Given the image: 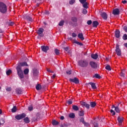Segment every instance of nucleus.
Listing matches in <instances>:
<instances>
[{"mask_svg": "<svg viewBox=\"0 0 127 127\" xmlns=\"http://www.w3.org/2000/svg\"><path fill=\"white\" fill-rule=\"evenodd\" d=\"M89 65L91 66V68H93V69H96V68L98 67L96 63L94 62H90L89 63Z\"/></svg>", "mask_w": 127, "mask_h": 127, "instance_id": "obj_12", "label": "nucleus"}, {"mask_svg": "<svg viewBox=\"0 0 127 127\" xmlns=\"http://www.w3.org/2000/svg\"><path fill=\"white\" fill-rule=\"evenodd\" d=\"M69 82H71V83H74V84H79L80 83V81L79 79L77 77H74L73 78H70L69 80Z\"/></svg>", "mask_w": 127, "mask_h": 127, "instance_id": "obj_7", "label": "nucleus"}, {"mask_svg": "<svg viewBox=\"0 0 127 127\" xmlns=\"http://www.w3.org/2000/svg\"><path fill=\"white\" fill-rule=\"evenodd\" d=\"M91 124L93 125V127H99V124L96 121V118L93 121H91Z\"/></svg>", "mask_w": 127, "mask_h": 127, "instance_id": "obj_13", "label": "nucleus"}, {"mask_svg": "<svg viewBox=\"0 0 127 127\" xmlns=\"http://www.w3.org/2000/svg\"><path fill=\"white\" fill-rule=\"evenodd\" d=\"M96 105H97V104L96 103V102H90V107L91 108H95V107H96Z\"/></svg>", "mask_w": 127, "mask_h": 127, "instance_id": "obj_30", "label": "nucleus"}, {"mask_svg": "<svg viewBox=\"0 0 127 127\" xmlns=\"http://www.w3.org/2000/svg\"><path fill=\"white\" fill-rule=\"evenodd\" d=\"M71 19L72 22L76 23L78 21V19L76 17H72Z\"/></svg>", "mask_w": 127, "mask_h": 127, "instance_id": "obj_29", "label": "nucleus"}, {"mask_svg": "<svg viewBox=\"0 0 127 127\" xmlns=\"http://www.w3.org/2000/svg\"><path fill=\"white\" fill-rule=\"evenodd\" d=\"M72 37H77V34L75 33H72Z\"/></svg>", "mask_w": 127, "mask_h": 127, "instance_id": "obj_55", "label": "nucleus"}, {"mask_svg": "<svg viewBox=\"0 0 127 127\" xmlns=\"http://www.w3.org/2000/svg\"><path fill=\"white\" fill-rule=\"evenodd\" d=\"M18 66H20V67H23L24 66H28L27 64V63L24 62L23 63H20Z\"/></svg>", "mask_w": 127, "mask_h": 127, "instance_id": "obj_22", "label": "nucleus"}, {"mask_svg": "<svg viewBox=\"0 0 127 127\" xmlns=\"http://www.w3.org/2000/svg\"><path fill=\"white\" fill-rule=\"evenodd\" d=\"M113 14L114 15H119V14H120V9L119 8H115L113 9Z\"/></svg>", "mask_w": 127, "mask_h": 127, "instance_id": "obj_14", "label": "nucleus"}, {"mask_svg": "<svg viewBox=\"0 0 127 127\" xmlns=\"http://www.w3.org/2000/svg\"><path fill=\"white\" fill-rule=\"evenodd\" d=\"M64 116H62L61 117L60 119L62 120V121H63V120H64Z\"/></svg>", "mask_w": 127, "mask_h": 127, "instance_id": "obj_64", "label": "nucleus"}, {"mask_svg": "<svg viewBox=\"0 0 127 127\" xmlns=\"http://www.w3.org/2000/svg\"><path fill=\"white\" fill-rule=\"evenodd\" d=\"M69 118L70 119H74L75 118V114L74 113H70L68 115Z\"/></svg>", "mask_w": 127, "mask_h": 127, "instance_id": "obj_31", "label": "nucleus"}, {"mask_svg": "<svg viewBox=\"0 0 127 127\" xmlns=\"http://www.w3.org/2000/svg\"><path fill=\"white\" fill-rule=\"evenodd\" d=\"M0 124L1 125H3V124H4V120L2 119H1L0 120Z\"/></svg>", "mask_w": 127, "mask_h": 127, "instance_id": "obj_51", "label": "nucleus"}, {"mask_svg": "<svg viewBox=\"0 0 127 127\" xmlns=\"http://www.w3.org/2000/svg\"><path fill=\"white\" fill-rule=\"evenodd\" d=\"M16 69L17 70L18 76L20 78V79H23L24 78V76L23 75V71H22L20 65H18Z\"/></svg>", "mask_w": 127, "mask_h": 127, "instance_id": "obj_3", "label": "nucleus"}, {"mask_svg": "<svg viewBox=\"0 0 127 127\" xmlns=\"http://www.w3.org/2000/svg\"><path fill=\"white\" fill-rule=\"evenodd\" d=\"M122 3H124V4H126V3H127V0H123Z\"/></svg>", "mask_w": 127, "mask_h": 127, "instance_id": "obj_63", "label": "nucleus"}, {"mask_svg": "<svg viewBox=\"0 0 127 127\" xmlns=\"http://www.w3.org/2000/svg\"><path fill=\"white\" fill-rule=\"evenodd\" d=\"M117 121L119 123V126L121 127L123 125V122H124V117L118 116L117 118Z\"/></svg>", "mask_w": 127, "mask_h": 127, "instance_id": "obj_8", "label": "nucleus"}, {"mask_svg": "<svg viewBox=\"0 0 127 127\" xmlns=\"http://www.w3.org/2000/svg\"><path fill=\"white\" fill-rule=\"evenodd\" d=\"M98 25H99V22L97 21H93L92 22V26L93 27L97 28Z\"/></svg>", "mask_w": 127, "mask_h": 127, "instance_id": "obj_20", "label": "nucleus"}, {"mask_svg": "<svg viewBox=\"0 0 127 127\" xmlns=\"http://www.w3.org/2000/svg\"><path fill=\"white\" fill-rule=\"evenodd\" d=\"M67 103L68 105H72L73 102L71 100V99H69V100L67 101Z\"/></svg>", "mask_w": 127, "mask_h": 127, "instance_id": "obj_45", "label": "nucleus"}, {"mask_svg": "<svg viewBox=\"0 0 127 127\" xmlns=\"http://www.w3.org/2000/svg\"><path fill=\"white\" fill-rule=\"evenodd\" d=\"M47 70L48 72H49V73H54V72L52 71H51V70H50V69H49V68H47Z\"/></svg>", "mask_w": 127, "mask_h": 127, "instance_id": "obj_57", "label": "nucleus"}, {"mask_svg": "<svg viewBox=\"0 0 127 127\" xmlns=\"http://www.w3.org/2000/svg\"><path fill=\"white\" fill-rule=\"evenodd\" d=\"M82 13L83 14H87V13H88V11H87V9H83L82 10Z\"/></svg>", "mask_w": 127, "mask_h": 127, "instance_id": "obj_44", "label": "nucleus"}, {"mask_svg": "<svg viewBox=\"0 0 127 127\" xmlns=\"http://www.w3.org/2000/svg\"><path fill=\"white\" fill-rule=\"evenodd\" d=\"M105 69H106V70H108V71H111L112 70V68H111V66H110V65H108L105 67Z\"/></svg>", "mask_w": 127, "mask_h": 127, "instance_id": "obj_38", "label": "nucleus"}, {"mask_svg": "<svg viewBox=\"0 0 127 127\" xmlns=\"http://www.w3.org/2000/svg\"><path fill=\"white\" fill-rule=\"evenodd\" d=\"M124 30H125V31L126 32H127V26H124Z\"/></svg>", "mask_w": 127, "mask_h": 127, "instance_id": "obj_58", "label": "nucleus"}, {"mask_svg": "<svg viewBox=\"0 0 127 127\" xmlns=\"http://www.w3.org/2000/svg\"><path fill=\"white\" fill-rule=\"evenodd\" d=\"M41 48L42 49V51H43V52H45V53H47V51L49 50V47L47 46H42Z\"/></svg>", "mask_w": 127, "mask_h": 127, "instance_id": "obj_9", "label": "nucleus"}, {"mask_svg": "<svg viewBox=\"0 0 127 127\" xmlns=\"http://www.w3.org/2000/svg\"><path fill=\"white\" fill-rule=\"evenodd\" d=\"M79 1L81 3H85L86 2V0H79Z\"/></svg>", "mask_w": 127, "mask_h": 127, "instance_id": "obj_52", "label": "nucleus"}, {"mask_svg": "<svg viewBox=\"0 0 127 127\" xmlns=\"http://www.w3.org/2000/svg\"><path fill=\"white\" fill-rule=\"evenodd\" d=\"M37 72V74L38 73V72L37 71V70H33V73L34 74V75H35V73H36Z\"/></svg>", "mask_w": 127, "mask_h": 127, "instance_id": "obj_60", "label": "nucleus"}, {"mask_svg": "<svg viewBox=\"0 0 127 127\" xmlns=\"http://www.w3.org/2000/svg\"><path fill=\"white\" fill-rule=\"evenodd\" d=\"M93 78H96L97 79H101L102 76L100 75L99 74L95 73L94 75H93Z\"/></svg>", "mask_w": 127, "mask_h": 127, "instance_id": "obj_25", "label": "nucleus"}, {"mask_svg": "<svg viewBox=\"0 0 127 127\" xmlns=\"http://www.w3.org/2000/svg\"><path fill=\"white\" fill-rule=\"evenodd\" d=\"M86 85H91L92 89H93V90L97 89V86H96V83L94 82H89L88 83H86Z\"/></svg>", "mask_w": 127, "mask_h": 127, "instance_id": "obj_15", "label": "nucleus"}, {"mask_svg": "<svg viewBox=\"0 0 127 127\" xmlns=\"http://www.w3.org/2000/svg\"><path fill=\"white\" fill-rule=\"evenodd\" d=\"M7 12V6L4 3L0 2V12L1 13H6Z\"/></svg>", "mask_w": 127, "mask_h": 127, "instance_id": "obj_2", "label": "nucleus"}, {"mask_svg": "<svg viewBox=\"0 0 127 127\" xmlns=\"http://www.w3.org/2000/svg\"><path fill=\"white\" fill-rule=\"evenodd\" d=\"M72 109L74 111H79V107L76 105H73Z\"/></svg>", "mask_w": 127, "mask_h": 127, "instance_id": "obj_32", "label": "nucleus"}, {"mask_svg": "<svg viewBox=\"0 0 127 127\" xmlns=\"http://www.w3.org/2000/svg\"><path fill=\"white\" fill-rule=\"evenodd\" d=\"M6 90L7 91V92H10L11 91V87H7Z\"/></svg>", "mask_w": 127, "mask_h": 127, "instance_id": "obj_54", "label": "nucleus"}, {"mask_svg": "<svg viewBox=\"0 0 127 127\" xmlns=\"http://www.w3.org/2000/svg\"><path fill=\"white\" fill-rule=\"evenodd\" d=\"M78 38H80L82 41L85 39V38H84V36H83V33H82L78 34Z\"/></svg>", "mask_w": 127, "mask_h": 127, "instance_id": "obj_23", "label": "nucleus"}, {"mask_svg": "<svg viewBox=\"0 0 127 127\" xmlns=\"http://www.w3.org/2000/svg\"><path fill=\"white\" fill-rule=\"evenodd\" d=\"M66 73L67 75H71L72 74V70H67L66 71Z\"/></svg>", "mask_w": 127, "mask_h": 127, "instance_id": "obj_49", "label": "nucleus"}, {"mask_svg": "<svg viewBox=\"0 0 127 127\" xmlns=\"http://www.w3.org/2000/svg\"><path fill=\"white\" fill-rule=\"evenodd\" d=\"M24 19H26V20H28V21H32V18L31 17L27 15H25L24 16Z\"/></svg>", "mask_w": 127, "mask_h": 127, "instance_id": "obj_17", "label": "nucleus"}, {"mask_svg": "<svg viewBox=\"0 0 127 127\" xmlns=\"http://www.w3.org/2000/svg\"><path fill=\"white\" fill-rule=\"evenodd\" d=\"M123 40H127V35L125 34L123 36Z\"/></svg>", "mask_w": 127, "mask_h": 127, "instance_id": "obj_42", "label": "nucleus"}, {"mask_svg": "<svg viewBox=\"0 0 127 127\" xmlns=\"http://www.w3.org/2000/svg\"><path fill=\"white\" fill-rule=\"evenodd\" d=\"M93 22H92V20H88L87 21V24H88V25H91V24Z\"/></svg>", "mask_w": 127, "mask_h": 127, "instance_id": "obj_47", "label": "nucleus"}, {"mask_svg": "<svg viewBox=\"0 0 127 127\" xmlns=\"http://www.w3.org/2000/svg\"><path fill=\"white\" fill-rule=\"evenodd\" d=\"M15 91L17 95H21V94H22V90H21V88H16Z\"/></svg>", "mask_w": 127, "mask_h": 127, "instance_id": "obj_19", "label": "nucleus"}, {"mask_svg": "<svg viewBox=\"0 0 127 127\" xmlns=\"http://www.w3.org/2000/svg\"><path fill=\"white\" fill-rule=\"evenodd\" d=\"M26 117V114L25 113H22L21 114H19L15 116V119L17 120V121H20L22 119H24Z\"/></svg>", "mask_w": 127, "mask_h": 127, "instance_id": "obj_5", "label": "nucleus"}, {"mask_svg": "<svg viewBox=\"0 0 127 127\" xmlns=\"http://www.w3.org/2000/svg\"><path fill=\"white\" fill-rule=\"evenodd\" d=\"M32 120L33 122H36V121H37V119L35 118V117H33Z\"/></svg>", "mask_w": 127, "mask_h": 127, "instance_id": "obj_61", "label": "nucleus"}, {"mask_svg": "<svg viewBox=\"0 0 127 127\" xmlns=\"http://www.w3.org/2000/svg\"><path fill=\"white\" fill-rule=\"evenodd\" d=\"M115 37L116 38H120L121 37V32L119 30L115 31Z\"/></svg>", "mask_w": 127, "mask_h": 127, "instance_id": "obj_16", "label": "nucleus"}, {"mask_svg": "<svg viewBox=\"0 0 127 127\" xmlns=\"http://www.w3.org/2000/svg\"><path fill=\"white\" fill-rule=\"evenodd\" d=\"M83 7H84V8H88V3L87 2H85L84 3H83Z\"/></svg>", "mask_w": 127, "mask_h": 127, "instance_id": "obj_41", "label": "nucleus"}, {"mask_svg": "<svg viewBox=\"0 0 127 127\" xmlns=\"http://www.w3.org/2000/svg\"><path fill=\"white\" fill-rule=\"evenodd\" d=\"M120 76H121V77H122L123 78H125L126 70H125V69H123L122 70L121 72L120 73Z\"/></svg>", "mask_w": 127, "mask_h": 127, "instance_id": "obj_21", "label": "nucleus"}, {"mask_svg": "<svg viewBox=\"0 0 127 127\" xmlns=\"http://www.w3.org/2000/svg\"><path fill=\"white\" fill-rule=\"evenodd\" d=\"M115 111L116 113H120L121 112V110H120V108H119L118 106H116L115 107Z\"/></svg>", "mask_w": 127, "mask_h": 127, "instance_id": "obj_36", "label": "nucleus"}, {"mask_svg": "<svg viewBox=\"0 0 127 127\" xmlns=\"http://www.w3.org/2000/svg\"><path fill=\"white\" fill-rule=\"evenodd\" d=\"M52 125L53 126H58V125H59V122L56 120H53L52 121Z\"/></svg>", "mask_w": 127, "mask_h": 127, "instance_id": "obj_28", "label": "nucleus"}, {"mask_svg": "<svg viewBox=\"0 0 127 127\" xmlns=\"http://www.w3.org/2000/svg\"><path fill=\"white\" fill-rule=\"evenodd\" d=\"M24 74L25 75H27V74H28V73H29V69L28 68H25L24 70Z\"/></svg>", "mask_w": 127, "mask_h": 127, "instance_id": "obj_33", "label": "nucleus"}, {"mask_svg": "<svg viewBox=\"0 0 127 127\" xmlns=\"http://www.w3.org/2000/svg\"><path fill=\"white\" fill-rule=\"evenodd\" d=\"M59 25L60 26H63V25H64V21L63 20L61 21L59 23Z\"/></svg>", "mask_w": 127, "mask_h": 127, "instance_id": "obj_40", "label": "nucleus"}, {"mask_svg": "<svg viewBox=\"0 0 127 127\" xmlns=\"http://www.w3.org/2000/svg\"><path fill=\"white\" fill-rule=\"evenodd\" d=\"M14 24V22H10L9 23L8 25H10V26H12Z\"/></svg>", "mask_w": 127, "mask_h": 127, "instance_id": "obj_56", "label": "nucleus"}, {"mask_svg": "<svg viewBox=\"0 0 127 127\" xmlns=\"http://www.w3.org/2000/svg\"><path fill=\"white\" fill-rule=\"evenodd\" d=\"M55 53L56 55H59V54H60V51H59V50H58V49H55Z\"/></svg>", "mask_w": 127, "mask_h": 127, "instance_id": "obj_34", "label": "nucleus"}, {"mask_svg": "<svg viewBox=\"0 0 127 127\" xmlns=\"http://www.w3.org/2000/svg\"><path fill=\"white\" fill-rule=\"evenodd\" d=\"M74 43H75V44H77V45H79V46H83L84 45L83 43L77 42V41H75Z\"/></svg>", "mask_w": 127, "mask_h": 127, "instance_id": "obj_37", "label": "nucleus"}, {"mask_svg": "<svg viewBox=\"0 0 127 127\" xmlns=\"http://www.w3.org/2000/svg\"><path fill=\"white\" fill-rule=\"evenodd\" d=\"M83 124L85 126V127H88L89 126V123L85 122L84 121V123H83Z\"/></svg>", "mask_w": 127, "mask_h": 127, "instance_id": "obj_53", "label": "nucleus"}, {"mask_svg": "<svg viewBox=\"0 0 127 127\" xmlns=\"http://www.w3.org/2000/svg\"><path fill=\"white\" fill-rule=\"evenodd\" d=\"M110 113H111L112 116H115V115H116V112L113 109H111L110 110Z\"/></svg>", "mask_w": 127, "mask_h": 127, "instance_id": "obj_46", "label": "nucleus"}, {"mask_svg": "<svg viewBox=\"0 0 127 127\" xmlns=\"http://www.w3.org/2000/svg\"><path fill=\"white\" fill-rule=\"evenodd\" d=\"M44 31V28H40L37 31V34H38L39 36H40V37H43V36H44V34H43Z\"/></svg>", "mask_w": 127, "mask_h": 127, "instance_id": "obj_6", "label": "nucleus"}, {"mask_svg": "<svg viewBox=\"0 0 127 127\" xmlns=\"http://www.w3.org/2000/svg\"><path fill=\"white\" fill-rule=\"evenodd\" d=\"M91 58H92V59L96 60V59H98V57H99V56L98 55V54H92L91 55Z\"/></svg>", "mask_w": 127, "mask_h": 127, "instance_id": "obj_18", "label": "nucleus"}, {"mask_svg": "<svg viewBox=\"0 0 127 127\" xmlns=\"http://www.w3.org/2000/svg\"><path fill=\"white\" fill-rule=\"evenodd\" d=\"M17 111V109H16V106H13V107L11 109L12 113H15Z\"/></svg>", "mask_w": 127, "mask_h": 127, "instance_id": "obj_35", "label": "nucleus"}, {"mask_svg": "<svg viewBox=\"0 0 127 127\" xmlns=\"http://www.w3.org/2000/svg\"><path fill=\"white\" fill-rule=\"evenodd\" d=\"M23 121L25 124H29L30 123V120L28 117H26L23 119Z\"/></svg>", "mask_w": 127, "mask_h": 127, "instance_id": "obj_24", "label": "nucleus"}, {"mask_svg": "<svg viewBox=\"0 0 127 127\" xmlns=\"http://www.w3.org/2000/svg\"><path fill=\"white\" fill-rule=\"evenodd\" d=\"M42 88V86H41V85L38 84H37L36 86V90H37V91H39L40 90H41Z\"/></svg>", "mask_w": 127, "mask_h": 127, "instance_id": "obj_26", "label": "nucleus"}, {"mask_svg": "<svg viewBox=\"0 0 127 127\" xmlns=\"http://www.w3.org/2000/svg\"><path fill=\"white\" fill-rule=\"evenodd\" d=\"M64 127H68V126H69L67 124H66V123H64Z\"/></svg>", "mask_w": 127, "mask_h": 127, "instance_id": "obj_62", "label": "nucleus"}, {"mask_svg": "<svg viewBox=\"0 0 127 127\" xmlns=\"http://www.w3.org/2000/svg\"><path fill=\"white\" fill-rule=\"evenodd\" d=\"M115 52L117 56H122V50L120 49V45L118 44L116 45Z\"/></svg>", "mask_w": 127, "mask_h": 127, "instance_id": "obj_4", "label": "nucleus"}, {"mask_svg": "<svg viewBox=\"0 0 127 127\" xmlns=\"http://www.w3.org/2000/svg\"><path fill=\"white\" fill-rule=\"evenodd\" d=\"M80 122H81V123H82V124H83V123H84L85 122V120H84V118H81L80 119Z\"/></svg>", "mask_w": 127, "mask_h": 127, "instance_id": "obj_50", "label": "nucleus"}, {"mask_svg": "<svg viewBox=\"0 0 127 127\" xmlns=\"http://www.w3.org/2000/svg\"><path fill=\"white\" fill-rule=\"evenodd\" d=\"M28 111L31 112V111H32L33 110V107H32V106L28 107Z\"/></svg>", "mask_w": 127, "mask_h": 127, "instance_id": "obj_48", "label": "nucleus"}, {"mask_svg": "<svg viewBox=\"0 0 127 127\" xmlns=\"http://www.w3.org/2000/svg\"><path fill=\"white\" fill-rule=\"evenodd\" d=\"M78 65L82 68H86L89 66V61L87 60H80L78 62Z\"/></svg>", "mask_w": 127, "mask_h": 127, "instance_id": "obj_1", "label": "nucleus"}, {"mask_svg": "<svg viewBox=\"0 0 127 127\" xmlns=\"http://www.w3.org/2000/svg\"><path fill=\"white\" fill-rule=\"evenodd\" d=\"M81 106L83 108L84 107L86 108V109H87V110H89V109H90V104L87 103L86 102H82Z\"/></svg>", "mask_w": 127, "mask_h": 127, "instance_id": "obj_11", "label": "nucleus"}, {"mask_svg": "<svg viewBox=\"0 0 127 127\" xmlns=\"http://www.w3.org/2000/svg\"><path fill=\"white\" fill-rule=\"evenodd\" d=\"M64 50L65 51H68V50L69 49V47H64Z\"/></svg>", "mask_w": 127, "mask_h": 127, "instance_id": "obj_59", "label": "nucleus"}, {"mask_svg": "<svg viewBox=\"0 0 127 127\" xmlns=\"http://www.w3.org/2000/svg\"><path fill=\"white\" fill-rule=\"evenodd\" d=\"M12 71L10 69H8V70L6 71V74L7 76L10 75V73H11Z\"/></svg>", "mask_w": 127, "mask_h": 127, "instance_id": "obj_39", "label": "nucleus"}, {"mask_svg": "<svg viewBox=\"0 0 127 127\" xmlns=\"http://www.w3.org/2000/svg\"><path fill=\"white\" fill-rule=\"evenodd\" d=\"M76 1V0H70L69 1V4H73V3H75V2Z\"/></svg>", "mask_w": 127, "mask_h": 127, "instance_id": "obj_43", "label": "nucleus"}, {"mask_svg": "<svg viewBox=\"0 0 127 127\" xmlns=\"http://www.w3.org/2000/svg\"><path fill=\"white\" fill-rule=\"evenodd\" d=\"M101 16L103 18V19H105V20H107L108 19V14H107V13L105 12H102L100 14Z\"/></svg>", "mask_w": 127, "mask_h": 127, "instance_id": "obj_10", "label": "nucleus"}, {"mask_svg": "<svg viewBox=\"0 0 127 127\" xmlns=\"http://www.w3.org/2000/svg\"><path fill=\"white\" fill-rule=\"evenodd\" d=\"M78 116H79V117H84V111L83 110L79 111Z\"/></svg>", "mask_w": 127, "mask_h": 127, "instance_id": "obj_27", "label": "nucleus"}]
</instances>
